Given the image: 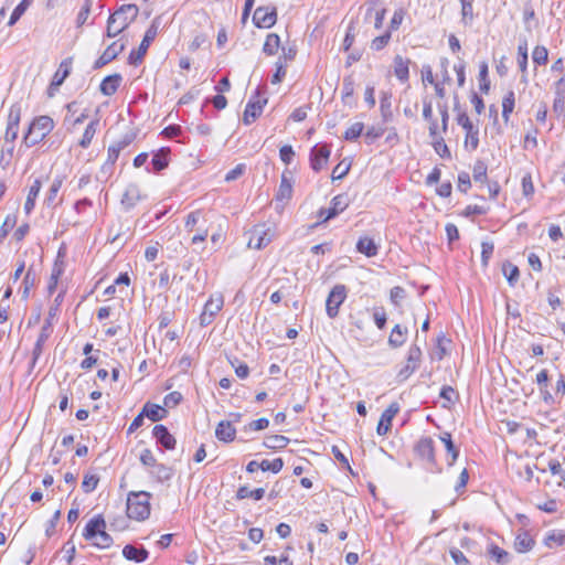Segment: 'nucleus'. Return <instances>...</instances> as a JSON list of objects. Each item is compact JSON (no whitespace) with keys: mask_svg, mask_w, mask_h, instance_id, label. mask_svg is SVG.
Here are the masks:
<instances>
[{"mask_svg":"<svg viewBox=\"0 0 565 565\" xmlns=\"http://www.w3.org/2000/svg\"><path fill=\"white\" fill-rule=\"evenodd\" d=\"M21 120V106L13 104L9 109L8 124L4 134V143H13L18 138L19 125Z\"/></svg>","mask_w":565,"mask_h":565,"instance_id":"ddd939ff","label":"nucleus"},{"mask_svg":"<svg viewBox=\"0 0 565 565\" xmlns=\"http://www.w3.org/2000/svg\"><path fill=\"white\" fill-rule=\"evenodd\" d=\"M215 436L220 441L231 443L235 439L236 429L231 422L222 420L216 426Z\"/></svg>","mask_w":565,"mask_h":565,"instance_id":"cd10ccee","label":"nucleus"},{"mask_svg":"<svg viewBox=\"0 0 565 565\" xmlns=\"http://www.w3.org/2000/svg\"><path fill=\"white\" fill-rule=\"evenodd\" d=\"M292 196L291 171L285 170L281 174V181L275 195L277 202L289 201Z\"/></svg>","mask_w":565,"mask_h":565,"instance_id":"5701e85b","label":"nucleus"},{"mask_svg":"<svg viewBox=\"0 0 565 565\" xmlns=\"http://www.w3.org/2000/svg\"><path fill=\"white\" fill-rule=\"evenodd\" d=\"M170 148L162 147L156 152H153L152 159H151V169L149 167L146 168L148 172H154L158 173L166 169L169 166L170 162Z\"/></svg>","mask_w":565,"mask_h":565,"instance_id":"412c9836","label":"nucleus"},{"mask_svg":"<svg viewBox=\"0 0 565 565\" xmlns=\"http://www.w3.org/2000/svg\"><path fill=\"white\" fill-rule=\"evenodd\" d=\"M354 93V81L351 76L344 77L342 83V99L347 103L349 97Z\"/></svg>","mask_w":565,"mask_h":565,"instance_id":"e2e57ef3","label":"nucleus"},{"mask_svg":"<svg viewBox=\"0 0 565 565\" xmlns=\"http://www.w3.org/2000/svg\"><path fill=\"white\" fill-rule=\"evenodd\" d=\"M422 350L414 343L409 347L406 358V365L397 373L399 382L406 381L420 365L422 362Z\"/></svg>","mask_w":565,"mask_h":565,"instance_id":"1a4fd4ad","label":"nucleus"},{"mask_svg":"<svg viewBox=\"0 0 565 565\" xmlns=\"http://www.w3.org/2000/svg\"><path fill=\"white\" fill-rule=\"evenodd\" d=\"M106 529V521L103 515L98 514L90 519L84 531L83 536L86 541H93L96 535L103 530Z\"/></svg>","mask_w":565,"mask_h":565,"instance_id":"b1692460","label":"nucleus"},{"mask_svg":"<svg viewBox=\"0 0 565 565\" xmlns=\"http://www.w3.org/2000/svg\"><path fill=\"white\" fill-rule=\"evenodd\" d=\"M121 81L122 77L118 73L106 76L99 85L100 93L105 96L114 95L117 92Z\"/></svg>","mask_w":565,"mask_h":565,"instance_id":"bb28decb","label":"nucleus"},{"mask_svg":"<svg viewBox=\"0 0 565 565\" xmlns=\"http://www.w3.org/2000/svg\"><path fill=\"white\" fill-rule=\"evenodd\" d=\"M391 38V31H385L383 34L375 36L371 42V50L382 51L388 44Z\"/></svg>","mask_w":565,"mask_h":565,"instance_id":"5fc2aeb1","label":"nucleus"},{"mask_svg":"<svg viewBox=\"0 0 565 565\" xmlns=\"http://www.w3.org/2000/svg\"><path fill=\"white\" fill-rule=\"evenodd\" d=\"M330 153L331 150L327 143H318L313 146L309 154L310 168L315 172H320L328 163Z\"/></svg>","mask_w":565,"mask_h":565,"instance_id":"4468645a","label":"nucleus"},{"mask_svg":"<svg viewBox=\"0 0 565 565\" xmlns=\"http://www.w3.org/2000/svg\"><path fill=\"white\" fill-rule=\"evenodd\" d=\"M407 332V328L396 324L388 337V345L394 349L402 347L406 342Z\"/></svg>","mask_w":565,"mask_h":565,"instance_id":"f704fd0d","label":"nucleus"},{"mask_svg":"<svg viewBox=\"0 0 565 565\" xmlns=\"http://www.w3.org/2000/svg\"><path fill=\"white\" fill-rule=\"evenodd\" d=\"M72 71V58H65L61 62L57 71L53 75L54 86H61L68 77Z\"/></svg>","mask_w":565,"mask_h":565,"instance_id":"c9c22d12","label":"nucleus"},{"mask_svg":"<svg viewBox=\"0 0 565 565\" xmlns=\"http://www.w3.org/2000/svg\"><path fill=\"white\" fill-rule=\"evenodd\" d=\"M151 493L147 491L129 492L127 498V515L136 521H145L150 515Z\"/></svg>","mask_w":565,"mask_h":565,"instance_id":"7ed1b4c3","label":"nucleus"},{"mask_svg":"<svg viewBox=\"0 0 565 565\" xmlns=\"http://www.w3.org/2000/svg\"><path fill=\"white\" fill-rule=\"evenodd\" d=\"M143 199H146V195H143L141 193L140 188L137 184L131 183L126 188V190L121 196L120 203H121L122 209L126 212H128L131 209H134L138 204V202H140Z\"/></svg>","mask_w":565,"mask_h":565,"instance_id":"f3484780","label":"nucleus"},{"mask_svg":"<svg viewBox=\"0 0 565 565\" xmlns=\"http://www.w3.org/2000/svg\"><path fill=\"white\" fill-rule=\"evenodd\" d=\"M433 147L441 158L450 159L451 153L443 137L433 139Z\"/></svg>","mask_w":565,"mask_h":565,"instance_id":"052dcab7","label":"nucleus"},{"mask_svg":"<svg viewBox=\"0 0 565 565\" xmlns=\"http://www.w3.org/2000/svg\"><path fill=\"white\" fill-rule=\"evenodd\" d=\"M488 63L481 62L479 65V88L482 93L488 94L490 90V79L488 77Z\"/></svg>","mask_w":565,"mask_h":565,"instance_id":"de8ad7c7","label":"nucleus"},{"mask_svg":"<svg viewBox=\"0 0 565 565\" xmlns=\"http://www.w3.org/2000/svg\"><path fill=\"white\" fill-rule=\"evenodd\" d=\"M138 13L139 8L136 4H122L108 18L106 35L108 38L117 36L137 19Z\"/></svg>","mask_w":565,"mask_h":565,"instance_id":"f257e3e1","label":"nucleus"},{"mask_svg":"<svg viewBox=\"0 0 565 565\" xmlns=\"http://www.w3.org/2000/svg\"><path fill=\"white\" fill-rule=\"evenodd\" d=\"M173 469L163 463H157L152 470L150 471L151 477H153L158 482L169 481L173 477Z\"/></svg>","mask_w":565,"mask_h":565,"instance_id":"4c0bfd02","label":"nucleus"},{"mask_svg":"<svg viewBox=\"0 0 565 565\" xmlns=\"http://www.w3.org/2000/svg\"><path fill=\"white\" fill-rule=\"evenodd\" d=\"M280 46V38L276 33H269L266 36L265 43L263 45V52L266 55H275Z\"/></svg>","mask_w":565,"mask_h":565,"instance_id":"79ce46f5","label":"nucleus"},{"mask_svg":"<svg viewBox=\"0 0 565 565\" xmlns=\"http://www.w3.org/2000/svg\"><path fill=\"white\" fill-rule=\"evenodd\" d=\"M55 315H56V309L51 307L49 310V316L45 319V321L41 328L40 334L38 337V340L34 344V348L32 351L31 367H34V365L36 364L39 358L41 356V354L43 352L44 343L46 342V340L50 338V335L53 332L52 319L55 317Z\"/></svg>","mask_w":565,"mask_h":565,"instance_id":"423d86ee","label":"nucleus"},{"mask_svg":"<svg viewBox=\"0 0 565 565\" xmlns=\"http://www.w3.org/2000/svg\"><path fill=\"white\" fill-rule=\"evenodd\" d=\"M533 62L537 65H545L548 61V51L545 46L536 45L532 52Z\"/></svg>","mask_w":565,"mask_h":565,"instance_id":"6e6d98bb","label":"nucleus"},{"mask_svg":"<svg viewBox=\"0 0 565 565\" xmlns=\"http://www.w3.org/2000/svg\"><path fill=\"white\" fill-rule=\"evenodd\" d=\"M364 21L373 23L376 30L383 26L386 9L381 6L380 0H367L364 4Z\"/></svg>","mask_w":565,"mask_h":565,"instance_id":"9b49d317","label":"nucleus"},{"mask_svg":"<svg viewBox=\"0 0 565 565\" xmlns=\"http://www.w3.org/2000/svg\"><path fill=\"white\" fill-rule=\"evenodd\" d=\"M274 237V233L266 224H257L249 231L248 247L262 249L266 247Z\"/></svg>","mask_w":565,"mask_h":565,"instance_id":"9d476101","label":"nucleus"},{"mask_svg":"<svg viewBox=\"0 0 565 565\" xmlns=\"http://www.w3.org/2000/svg\"><path fill=\"white\" fill-rule=\"evenodd\" d=\"M17 215L15 214H9L7 215L4 222L0 226V244L3 242V239L8 236L10 231L17 224Z\"/></svg>","mask_w":565,"mask_h":565,"instance_id":"864d4df0","label":"nucleus"},{"mask_svg":"<svg viewBox=\"0 0 565 565\" xmlns=\"http://www.w3.org/2000/svg\"><path fill=\"white\" fill-rule=\"evenodd\" d=\"M355 248L366 257H374L379 253V245L369 236L360 237L356 242Z\"/></svg>","mask_w":565,"mask_h":565,"instance_id":"c756f323","label":"nucleus"},{"mask_svg":"<svg viewBox=\"0 0 565 565\" xmlns=\"http://www.w3.org/2000/svg\"><path fill=\"white\" fill-rule=\"evenodd\" d=\"M394 74L402 83H406L409 78V63L408 58L401 55L394 57Z\"/></svg>","mask_w":565,"mask_h":565,"instance_id":"7c9ffc66","label":"nucleus"},{"mask_svg":"<svg viewBox=\"0 0 565 565\" xmlns=\"http://www.w3.org/2000/svg\"><path fill=\"white\" fill-rule=\"evenodd\" d=\"M439 439L444 443L446 451H447L448 456H450V460L448 461V465L452 466L459 456V449L455 445L450 433L444 431L439 436Z\"/></svg>","mask_w":565,"mask_h":565,"instance_id":"72a5a7b5","label":"nucleus"},{"mask_svg":"<svg viewBox=\"0 0 565 565\" xmlns=\"http://www.w3.org/2000/svg\"><path fill=\"white\" fill-rule=\"evenodd\" d=\"M534 545V540L527 532H522L516 535L514 541V548L519 553L529 552Z\"/></svg>","mask_w":565,"mask_h":565,"instance_id":"ea45409f","label":"nucleus"},{"mask_svg":"<svg viewBox=\"0 0 565 565\" xmlns=\"http://www.w3.org/2000/svg\"><path fill=\"white\" fill-rule=\"evenodd\" d=\"M414 451L418 458L426 461V468L433 473H440L441 467L438 465L435 455V443L431 437H422L414 446Z\"/></svg>","mask_w":565,"mask_h":565,"instance_id":"20e7f679","label":"nucleus"},{"mask_svg":"<svg viewBox=\"0 0 565 565\" xmlns=\"http://www.w3.org/2000/svg\"><path fill=\"white\" fill-rule=\"evenodd\" d=\"M125 49L124 44L117 42L111 43L103 54L95 61L93 68L99 70L114 61Z\"/></svg>","mask_w":565,"mask_h":565,"instance_id":"4be33fe9","label":"nucleus"},{"mask_svg":"<svg viewBox=\"0 0 565 565\" xmlns=\"http://www.w3.org/2000/svg\"><path fill=\"white\" fill-rule=\"evenodd\" d=\"M554 92L553 113L557 118H565V75L555 83Z\"/></svg>","mask_w":565,"mask_h":565,"instance_id":"6ab92c4d","label":"nucleus"},{"mask_svg":"<svg viewBox=\"0 0 565 565\" xmlns=\"http://www.w3.org/2000/svg\"><path fill=\"white\" fill-rule=\"evenodd\" d=\"M449 554L456 565H469V561L466 555L457 547H451Z\"/></svg>","mask_w":565,"mask_h":565,"instance_id":"774afa93","label":"nucleus"},{"mask_svg":"<svg viewBox=\"0 0 565 565\" xmlns=\"http://www.w3.org/2000/svg\"><path fill=\"white\" fill-rule=\"evenodd\" d=\"M152 435L162 448L173 450L177 445L175 438L170 434L169 429L162 425H156L152 429Z\"/></svg>","mask_w":565,"mask_h":565,"instance_id":"aec40b11","label":"nucleus"},{"mask_svg":"<svg viewBox=\"0 0 565 565\" xmlns=\"http://www.w3.org/2000/svg\"><path fill=\"white\" fill-rule=\"evenodd\" d=\"M33 1L34 0H21V2L14 8L13 12L11 13L8 25H14L24 14V12L29 9V7L33 3Z\"/></svg>","mask_w":565,"mask_h":565,"instance_id":"a18cd8bd","label":"nucleus"},{"mask_svg":"<svg viewBox=\"0 0 565 565\" xmlns=\"http://www.w3.org/2000/svg\"><path fill=\"white\" fill-rule=\"evenodd\" d=\"M363 129H364L363 122H354L351 127H349L345 130L343 138L347 141L356 140L362 135Z\"/></svg>","mask_w":565,"mask_h":565,"instance_id":"4d7b16f0","label":"nucleus"},{"mask_svg":"<svg viewBox=\"0 0 565 565\" xmlns=\"http://www.w3.org/2000/svg\"><path fill=\"white\" fill-rule=\"evenodd\" d=\"M515 106V95L513 90H509L502 100V118L505 122L509 121Z\"/></svg>","mask_w":565,"mask_h":565,"instance_id":"37998d69","label":"nucleus"},{"mask_svg":"<svg viewBox=\"0 0 565 565\" xmlns=\"http://www.w3.org/2000/svg\"><path fill=\"white\" fill-rule=\"evenodd\" d=\"M266 94V86H258L250 97L248 103L246 104L244 110L243 121L245 125H250L254 122L263 113V108L267 104L268 99L266 97H262Z\"/></svg>","mask_w":565,"mask_h":565,"instance_id":"39448f33","label":"nucleus"},{"mask_svg":"<svg viewBox=\"0 0 565 565\" xmlns=\"http://www.w3.org/2000/svg\"><path fill=\"white\" fill-rule=\"evenodd\" d=\"M90 542L92 545L104 550L110 547L114 543V540L105 530H103Z\"/></svg>","mask_w":565,"mask_h":565,"instance_id":"8fccbe9b","label":"nucleus"},{"mask_svg":"<svg viewBox=\"0 0 565 565\" xmlns=\"http://www.w3.org/2000/svg\"><path fill=\"white\" fill-rule=\"evenodd\" d=\"M224 299L222 295L211 296L205 302L202 313L200 315V324L202 327L210 326L216 315L222 310Z\"/></svg>","mask_w":565,"mask_h":565,"instance_id":"f8f14e48","label":"nucleus"},{"mask_svg":"<svg viewBox=\"0 0 565 565\" xmlns=\"http://www.w3.org/2000/svg\"><path fill=\"white\" fill-rule=\"evenodd\" d=\"M63 180H64V177H62V175H57L53 179V181L47 190L45 200H44V203L49 207H55L57 204L62 203V199L58 202H56V198L62 188Z\"/></svg>","mask_w":565,"mask_h":565,"instance_id":"c85d7f7f","label":"nucleus"},{"mask_svg":"<svg viewBox=\"0 0 565 565\" xmlns=\"http://www.w3.org/2000/svg\"><path fill=\"white\" fill-rule=\"evenodd\" d=\"M502 271L511 287L515 286L520 277V270L518 266L510 262H505L502 265Z\"/></svg>","mask_w":565,"mask_h":565,"instance_id":"c03bdc74","label":"nucleus"},{"mask_svg":"<svg viewBox=\"0 0 565 565\" xmlns=\"http://www.w3.org/2000/svg\"><path fill=\"white\" fill-rule=\"evenodd\" d=\"M139 459L146 467L153 468L158 463L153 452L149 448H146L141 451Z\"/></svg>","mask_w":565,"mask_h":565,"instance_id":"338daca9","label":"nucleus"},{"mask_svg":"<svg viewBox=\"0 0 565 565\" xmlns=\"http://www.w3.org/2000/svg\"><path fill=\"white\" fill-rule=\"evenodd\" d=\"M265 495V489L264 488H256L254 490H249L247 486H241L236 491V499L244 500V499H253L255 501H259Z\"/></svg>","mask_w":565,"mask_h":565,"instance_id":"e433bc0d","label":"nucleus"},{"mask_svg":"<svg viewBox=\"0 0 565 565\" xmlns=\"http://www.w3.org/2000/svg\"><path fill=\"white\" fill-rule=\"evenodd\" d=\"M399 412L398 403H391L388 407L382 413L381 418L379 420L376 433L380 436H385L392 427V420Z\"/></svg>","mask_w":565,"mask_h":565,"instance_id":"a211bd4d","label":"nucleus"},{"mask_svg":"<svg viewBox=\"0 0 565 565\" xmlns=\"http://www.w3.org/2000/svg\"><path fill=\"white\" fill-rule=\"evenodd\" d=\"M97 125H98V120H93L87 125V127L82 136V139L78 142V145L82 148H84V149L88 148V146L90 145V142L96 134Z\"/></svg>","mask_w":565,"mask_h":565,"instance_id":"49530a36","label":"nucleus"},{"mask_svg":"<svg viewBox=\"0 0 565 565\" xmlns=\"http://www.w3.org/2000/svg\"><path fill=\"white\" fill-rule=\"evenodd\" d=\"M142 415L152 422L162 420L167 416V411L158 404L147 402L142 409Z\"/></svg>","mask_w":565,"mask_h":565,"instance_id":"2f4dec72","label":"nucleus"},{"mask_svg":"<svg viewBox=\"0 0 565 565\" xmlns=\"http://www.w3.org/2000/svg\"><path fill=\"white\" fill-rule=\"evenodd\" d=\"M122 555L128 561H134L136 563H142L148 558L149 552L143 546H136L132 544H127L122 548Z\"/></svg>","mask_w":565,"mask_h":565,"instance_id":"a878e982","label":"nucleus"},{"mask_svg":"<svg viewBox=\"0 0 565 565\" xmlns=\"http://www.w3.org/2000/svg\"><path fill=\"white\" fill-rule=\"evenodd\" d=\"M42 188V182L40 179H35L33 184L29 189V193L24 203V212L25 214H31L35 206L36 198Z\"/></svg>","mask_w":565,"mask_h":565,"instance_id":"473e14b6","label":"nucleus"},{"mask_svg":"<svg viewBox=\"0 0 565 565\" xmlns=\"http://www.w3.org/2000/svg\"><path fill=\"white\" fill-rule=\"evenodd\" d=\"M158 34V25L156 24V21L151 23V25L147 29L143 39L137 50H132L128 56V63L130 65H139L145 55L147 54V51L150 46V44L153 42Z\"/></svg>","mask_w":565,"mask_h":565,"instance_id":"0eeeda50","label":"nucleus"},{"mask_svg":"<svg viewBox=\"0 0 565 565\" xmlns=\"http://www.w3.org/2000/svg\"><path fill=\"white\" fill-rule=\"evenodd\" d=\"M487 556L495 562L498 565H507L511 562V554L501 548L500 546H498L497 544L494 543H490L488 546H487Z\"/></svg>","mask_w":565,"mask_h":565,"instance_id":"393cba45","label":"nucleus"},{"mask_svg":"<svg viewBox=\"0 0 565 565\" xmlns=\"http://www.w3.org/2000/svg\"><path fill=\"white\" fill-rule=\"evenodd\" d=\"M544 543L548 547H554L565 543V535L562 533L552 532L546 535Z\"/></svg>","mask_w":565,"mask_h":565,"instance_id":"69168bd1","label":"nucleus"},{"mask_svg":"<svg viewBox=\"0 0 565 565\" xmlns=\"http://www.w3.org/2000/svg\"><path fill=\"white\" fill-rule=\"evenodd\" d=\"M99 482V478L96 475H85L82 481V489L85 493L93 492Z\"/></svg>","mask_w":565,"mask_h":565,"instance_id":"680f3d73","label":"nucleus"},{"mask_svg":"<svg viewBox=\"0 0 565 565\" xmlns=\"http://www.w3.org/2000/svg\"><path fill=\"white\" fill-rule=\"evenodd\" d=\"M277 21V10L275 7H258L253 15V23L259 29H269Z\"/></svg>","mask_w":565,"mask_h":565,"instance_id":"dca6fc26","label":"nucleus"},{"mask_svg":"<svg viewBox=\"0 0 565 565\" xmlns=\"http://www.w3.org/2000/svg\"><path fill=\"white\" fill-rule=\"evenodd\" d=\"M284 467V460L281 458H276L271 461L263 460L260 462V469L263 471H271L273 473H278Z\"/></svg>","mask_w":565,"mask_h":565,"instance_id":"13d9d810","label":"nucleus"},{"mask_svg":"<svg viewBox=\"0 0 565 565\" xmlns=\"http://www.w3.org/2000/svg\"><path fill=\"white\" fill-rule=\"evenodd\" d=\"M487 164L482 160H477L473 164L472 177L476 182L487 181Z\"/></svg>","mask_w":565,"mask_h":565,"instance_id":"3c124183","label":"nucleus"},{"mask_svg":"<svg viewBox=\"0 0 565 565\" xmlns=\"http://www.w3.org/2000/svg\"><path fill=\"white\" fill-rule=\"evenodd\" d=\"M35 281H36V275L32 270V268H29L26 274H25V276H24V278H23V281H22V285H23L22 298L23 299L29 298L30 289L32 287H34Z\"/></svg>","mask_w":565,"mask_h":565,"instance_id":"603ef678","label":"nucleus"},{"mask_svg":"<svg viewBox=\"0 0 565 565\" xmlns=\"http://www.w3.org/2000/svg\"><path fill=\"white\" fill-rule=\"evenodd\" d=\"M348 296V289L344 285H335L326 301V311L329 318L334 319L339 315V308Z\"/></svg>","mask_w":565,"mask_h":565,"instance_id":"6e6552de","label":"nucleus"},{"mask_svg":"<svg viewBox=\"0 0 565 565\" xmlns=\"http://www.w3.org/2000/svg\"><path fill=\"white\" fill-rule=\"evenodd\" d=\"M516 61H518V66H519L520 72H525V70L527 68V61H529L527 41L526 40H523L518 46Z\"/></svg>","mask_w":565,"mask_h":565,"instance_id":"09e8293b","label":"nucleus"},{"mask_svg":"<svg viewBox=\"0 0 565 565\" xmlns=\"http://www.w3.org/2000/svg\"><path fill=\"white\" fill-rule=\"evenodd\" d=\"M14 145L8 143L3 145L0 156V167L2 169H7L11 162L12 156H13Z\"/></svg>","mask_w":565,"mask_h":565,"instance_id":"bf43d9fd","label":"nucleus"},{"mask_svg":"<svg viewBox=\"0 0 565 565\" xmlns=\"http://www.w3.org/2000/svg\"><path fill=\"white\" fill-rule=\"evenodd\" d=\"M54 128V121L50 116L35 117L23 136V143L31 148L41 142Z\"/></svg>","mask_w":565,"mask_h":565,"instance_id":"f03ea898","label":"nucleus"},{"mask_svg":"<svg viewBox=\"0 0 565 565\" xmlns=\"http://www.w3.org/2000/svg\"><path fill=\"white\" fill-rule=\"evenodd\" d=\"M289 438L282 435H270L266 436L263 445L273 450L284 449L289 444Z\"/></svg>","mask_w":565,"mask_h":565,"instance_id":"58836bf2","label":"nucleus"},{"mask_svg":"<svg viewBox=\"0 0 565 565\" xmlns=\"http://www.w3.org/2000/svg\"><path fill=\"white\" fill-rule=\"evenodd\" d=\"M349 205V199L347 194H338L335 195L330 203V207L320 209L319 210V218L321 222H328L331 218H334L339 213L343 212Z\"/></svg>","mask_w":565,"mask_h":565,"instance_id":"2eb2a0df","label":"nucleus"},{"mask_svg":"<svg viewBox=\"0 0 565 565\" xmlns=\"http://www.w3.org/2000/svg\"><path fill=\"white\" fill-rule=\"evenodd\" d=\"M373 319L376 324V327L380 330H383L386 326L387 317L385 309L383 307L375 308L373 311Z\"/></svg>","mask_w":565,"mask_h":565,"instance_id":"0e129e2a","label":"nucleus"},{"mask_svg":"<svg viewBox=\"0 0 565 565\" xmlns=\"http://www.w3.org/2000/svg\"><path fill=\"white\" fill-rule=\"evenodd\" d=\"M380 110L384 121L392 119V94L383 92L380 100Z\"/></svg>","mask_w":565,"mask_h":565,"instance_id":"a19ab883","label":"nucleus"}]
</instances>
